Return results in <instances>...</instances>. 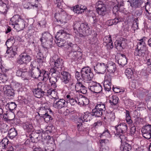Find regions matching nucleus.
I'll return each mask as SVG.
<instances>
[{"mask_svg":"<svg viewBox=\"0 0 151 151\" xmlns=\"http://www.w3.org/2000/svg\"><path fill=\"white\" fill-rule=\"evenodd\" d=\"M52 62L54 63V67H52L49 70L50 74L51 75L55 73L58 74L59 71L62 70L64 67L63 60L57 56H55L53 58Z\"/></svg>","mask_w":151,"mask_h":151,"instance_id":"1","label":"nucleus"},{"mask_svg":"<svg viewBox=\"0 0 151 151\" xmlns=\"http://www.w3.org/2000/svg\"><path fill=\"white\" fill-rule=\"evenodd\" d=\"M73 29L79 33L84 35H88L90 34L89 30V27L86 22L80 24L79 22H76L74 24Z\"/></svg>","mask_w":151,"mask_h":151,"instance_id":"2","label":"nucleus"},{"mask_svg":"<svg viewBox=\"0 0 151 151\" xmlns=\"http://www.w3.org/2000/svg\"><path fill=\"white\" fill-rule=\"evenodd\" d=\"M67 36H69V35L67 33L64 29L60 30L57 32V35L55 36V42L58 46L60 47H65L66 41H65L63 38L67 39Z\"/></svg>","mask_w":151,"mask_h":151,"instance_id":"3","label":"nucleus"},{"mask_svg":"<svg viewBox=\"0 0 151 151\" xmlns=\"http://www.w3.org/2000/svg\"><path fill=\"white\" fill-rule=\"evenodd\" d=\"M81 77L86 83L92 80L94 75L90 68L88 66L83 68L81 71Z\"/></svg>","mask_w":151,"mask_h":151,"instance_id":"4","label":"nucleus"},{"mask_svg":"<svg viewBox=\"0 0 151 151\" xmlns=\"http://www.w3.org/2000/svg\"><path fill=\"white\" fill-rule=\"evenodd\" d=\"M115 128L116 130L115 135L116 136L119 137L121 142H122L125 140V137L124 135V134L127 132V124L124 123H120L118 125L116 126Z\"/></svg>","mask_w":151,"mask_h":151,"instance_id":"5","label":"nucleus"},{"mask_svg":"<svg viewBox=\"0 0 151 151\" xmlns=\"http://www.w3.org/2000/svg\"><path fill=\"white\" fill-rule=\"evenodd\" d=\"M85 85L88 86V89L93 93H100L102 90V87L100 83L92 80L85 83Z\"/></svg>","mask_w":151,"mask_h":151,"instance_id":"6","label":"nucleus"},{"mask_svg":"<svg viewBox=\"0 0 151 151\" xmlns=\"http://www.w3.org/2000/svg\"><path fill=\"white\" fill-rule=\"evenodd\" d=\"M91 115L88 112H86L84 113L78 119L77 127L78 130L80 127L82 125L83 123L90 120Z\"/></svg>","mask_w":151,"mask_h":151,"instance_id":"7","label":"nucleus"},{"mask_svg":"<svg viewBox=\"0 0 151 151\" xmlns=\"http://www.w3.org/2000/svg\"><path fill=\"white\" fill-rule=\"evenodd\" d=\"M22 125L24 129L28 132H31V134H29V137L31 139L32 142H35V141L34 139L35 138H37V137H33V136H34V134L33 133H31L32 131L33 130V127L32 123L29 121H27L26 122H23Z\"/></svg>","mask_w":151,"mask_h":151,"instance_id":"8","label":"nucleus"},{"mask_svg":"<svg viewBox=\"0 0 151 151\" xmlns=\"http://www.w3.org/2000/svg\"><path fill=\"white\" fill-rule=\"evenodd\" d=\"M96 10L98 13L100 15L104 16L106 13V5L101 1H98L96 5Z\"/></svg>","mask_w":151,"mask_h":151,"instance_id":"9","label":"nucleus"},{"mask_svg":"<svg viewBox=\"0 0 151 151\" xmlns=\"http://www.w3.org/2000/svg\"><path fill=\"white\" fill-rule=\"evenodd\" d=\"M31 60V57L26 53H23L19 56L17 62L19 64H27Z\"/></svg>","mask_w":151,"mask_h":151,"instance_id":"10","label":"nucleus"},{"mask_svg":"<svg viewBox=\"0 0 151 151\" xmlns=\"http://www.w3.org/2000/svg\"><path fill=\"white\" fill-rule=\"evenodd\" d=\"M62 82L65 84L71 83V85H73V83L71 82L72 78L71 74L68 72L62 71L61 72Z\"/></svg>","mask_w":151,"mask_h":151,"instance_id":"11","label":"nucleus"},{"mask_svg":"<svg viewBox=\"0 0 151 151\" xmlns=\"http://www.w3.org/2000/svg\"><path fill=\"white\" fill-rule=\"evenodd\" d=\"M43 70L41 67H35L32 69L31 72L29 73V76L35 78H37L41 76V74H43Z\"/></svg>","mask_w":151,"mask_h":151,"instance_id":"12","label":"nucleus"},{"mask_svg":"<svg viewBox=\"0 0 151 151\" xmlns=\"http://www.w3.org/2000/svg\"><path fill=\"white\" fill-rule=\"evenodd\" d=\"M94 68L96 73L99 74H104L107 69L106 64L103 63H98L94 66Z\"/></svg>","mask_w":151,"mask_h":151,"instance_id":"13","label":"nucleus"},{"mask_svg":"<svg viewBox=\"0 0 151 151\" xmlns=\"http://www.w3.org/2000/svg\"><path fill=\"white\" fill-rule=\"evenodd\" d=\"M143 137L146 139L151 138V125L148 124L143 127L141 129Z\"/></svg>","mask_w":151,"mask_h":151,"instance_id":"14","label":"nucleus"},{"mask_svg":"<svg viewBox=\"0 0 151 151\" xmlns=\"http://www.w3.org/2000/svg\"><path fill=\"white\" fill-rule=\"evenodd\" d=\"M56 99L53 104V106L58 109H60L66 107L67 103L63 99H60L57 101Z\"/></svg>","mask_w":151,"mask_h":151,"instance_id":"15","label":"nucleus"},{"mask_svg":"<svg viewBox=\"0 0 151 151\" xmlns=\"http://www.w3.org/2000/svg\"><path fill=\"white\" fill-rule=\"evenodd\" d=\"M64 48L67 51L69 52L77 50L78 49L79 47L77 44L74 43L67 41L65 45Z\"/></svg>","mask_w":151,"mask_h":151,"instance_id":"16","label":"nucleus"},{"mask_svg":"<svg viewBox=\"0 0 151 151\" xmlns=\"http://www.w3.org/2000/svg\"><path fill=\"white\" fill-rule=\"evenodd\" d=\"M4 93L9 98L12 99L15 95L14 91L10 85H6L3 87Z\"/></svg>","mask_w":151,"mask_h":151,"instance_id":"17","label":"nucleus"},{"mask_svg":"<svg viewBox=\"0 0 151 151\" xmlns=\"http://www.w3.org/2000/svg\"><path fill=\"white\" fill-rule=\"evenodd\" d=\"M116 60L120 65L124 66L127 62V60L126 56L123 54H119L116 56Z\"/></svg>","mask_w":151,"mask_h":151,"instance_id":"18","label":"nucleus"},{"mask_svg":"<svg viewBox=\"0 0 151 151\" xmlns=\"http://www.w3.org/2000/svg\"><path fill=\"white\" fill-rule=\"evenodd\" d=\"M6 53L8 55L9 58H14L17 54L18 47L16 46H13L12 47H7Z\"/></svg>","mask_w":151,"mask_h":151,"instance_id":"19","label":"nucleus"},{"mask_svg":"<svg viewBox=\"0 0 151 151\" xmlns=\"http://www.w3.org/2000/svg\"><path fill=\"white\" fill-rule=\"evenodd\" d=\"M111 78L110 75H107L105 76V81L104 83L105 89L107 91H109L111 88Z\"/></svg>","mask_w":151,"mask_h":151,"instance_id":"20","label":"nucleus"},{"mask_svg":"<svg viewBox=\"0 0 151 151\" xmlns=\"http://www.w3.org/2000/svg\"><path fill=\"white\" fill-rule=\"evenodd\" d=\"M147 48L143 47L141 48H136L134 52V55L135 56L142 58L144 57Z\"/></svg>","mask_w":151,"mask_h":151,"instance_id":"21","label":"nucleus"},{"mask_svg":"<svg viewBox=\"0 0 151 151\" xmlns=\"http://www.w3.org/2000/svg\"><path fill=\"white\" fill-rule=\"evenodd\" d=\"M75 88L76 91L83 94L86 93L87 92V88L81 82H77L76 84Z\"/></svg>","mask_w":151,"mask_h":151,"instance_id":"22","label":"nucleus"},{"mask_svg":"<svg viewBox=\"0 0 151 151\" xmlns=\"http://www.w3.org/2000/svg\"><path fill=\"white\" fill-rule=\"evenodd\" d=\"M128 2H129L130 6L133 9H136L140 8L142 3V0H128Z\"/></svg>","mask_w":151,"mask_h":151,"instance_id":"23","label":"nucleus"},{"mask_svg":"<svg viewBox=\"0 0 151 151\" xmlns=\"http://www.w3.org/2000/svg\"><path fill=\"white\" fill-rule=\"evenodd\" d=\"M106 66L108 71L110 74L114 73L116 69L115 64L111 61L108 62Z\"/></svg>","mask_w":151,"mask_h":151,"instance_id":"24","label":"nucleus"},{"mask_svg":"<svg viewBox=\"0 0 151 151\" xmlns=\"http://www.w3.org/2000/svg\"><path fill=\"white\" fill-rule=\"evenodd\" d=\"M32 91L34 96L38 98L43 96L45 92L42 88L39 87L33 89Z\"/></svg>","mask_w":151,"mask_h":151,"instance_id":"25","label":"nucleus"},{"mask_svg":"<svg viewBox=\"0 0 151 151\" xmlns=\"http://www.w3.org/2000/svg\"><path fill=\"white\" fill-rule=\"evenodd\" d=\"M21 19V17L18 14L15 15L11 19L10 24L14 26V27Z\"/></svg>","mask_w":151,"mask_h":151,"instance_id":"26","label":"nucleus"},{"mask_svg":"<svg viewBox=\"0 0 151 151\" xmlns=\"http://www.w3.org/2000/svg\"><path fill=\"white\" fill-rule=\"evenodd\" d=\"M118 100L119 98L116 95H113L109 98V102L111 104L112 106H115L117 108L118 106Z\"/></svg>","mask_w":151,"mask_h":151,"instance_id":"27","label":"nucleus"},{"mask_svg":"<svg viewBox=\"0 0 151 151\" xmlns=\"http://www.w3.org/2000/svg\"><path fill=\"white\" fill-rule=\"evenodd\" d=\"M104 43H106V46L107 48L109 49H112L113 47V43L112 42V41L110 35L109 37H106L104 39Z\"/></svg>","mask_w":151,"mask_h":151,"instance_id":"28","label":"nucleus"},{"mask_svg":"<svg viewBox=\"0 0 151 151\" xmlns=\"http://www.w3.org/2000/svg\"><path fill=\"white\" fill-rule=\"evenodd\" d=\"M60 12L58 14H56L55 17L56 19L58 17L60 18L59 20L61 22H63L64 19L67 16V14L65 11L62 9H60Z\"/></svg>","mask_w":151,"mask_h":151,"instance_id":"29","label":"nucleus"},{"mask_svg":"<svg viewBox=\"0 0 151 151\" xmlns=\"http://www.w3.org/2000/svg\"><path fill=\"white\" fill-rule=\"evenodd\" d=\"M40 40L41 42L42 45L44 48L47 49L51 48L52 46L53 41L47 40L45 42H43L42 38H40Z\"/></svg>","mask_w":151,"mask_h":151,"instance_id":"30","label":"nucleus"},{"mask_svg":"<svg viewBox=\"0 0 151 151\" xmlns=\"http://www.w3.org/2000/svg\"><path fill=\"white\" fill-rule=\"evenodd\" d=\"M42 37L41 38H42L43 40L53 41V38L52 37L49 33L47 32H44L42 34Z\"/></svg>","mask_w":151,"mask_h":151,"instance_id":"31","label":"nucleus"},{"mask_svg":"<svg viewBox=\"0 0 151 151\" xmlns=\"http://www.w3.org/2000/svg\"><path fill=\"white\" fill-rule=\"evenodd\" d=\"M17 134V131L14 128H12L10 129L8 131V137L11 139H13Z\"/></svg>","mask_w":151,"mask_h":151,"instance_id":"32","label":"nucleus"},{"mask_svg":"<svg viewBox=\"0 0 151 151\" xmlns=\"http://www.w3.org/2000/svg\"><path fill=\"white\" fill-rule=\"evenodd\" d=\"M145 39L146 37H144L142 39L138 40L139 42L137 43L136 48H141L143 47L144 48H147L145 43Z\"/></svg>","mask_w":151,"mask_h":151,"instance_id":"33","label":"nucleus"},{"mask_svg":"<svg viewBox=\"0 0 151 151\" xmlns=\"http://www.w3.org/2000/svg\"><path fill=\"white\" fill-rule=\"evenodd\" d=\"M26 23L25 21L23 19H22L18 23V24H17L15 27L18 28L19 29L17 30H23L26 26Z\"/></svg>","mask_w":151,"mask_h":151,"instance_id":"34","label":"nucleus"},{"mask_svg":"<svg viewBox=\"0 0 151 151\" xmlns=\"http://www.w3.org/2000/svg\"><path fill=\"white\" fill-rule=\"evenodd\" d=\"M132 149L131 146L128 143L124 142L121 145L120 149L123 151H129Z\"/></svg>","mask_w":151,"mask_h":151,"instance_id":"35","label":"nucleus"},{"mask_svg":"<svg viewBox=\"0 0 151 151\" xmlns=\"http://www.w3.org/2000/svg\"><path fill=\"white\" fill-rule=\"evenodd\" d=\"M92 112L93 115L98 117H100L103 114V111L98 109L96 107L92 110Z\"/></svg>","mask_w":151,"mask_h":151,"instance_id":"36","label":"nucleus"},{"mask_svg":"<svg viewBox=\"0 0 151 151\" xmlns=\"http://www.w3.org/2000/svg\"><path fill=\"white\" fill-rule=\"evenodd\" d=\"M49 81L51 83V86L55 88L57 87L56 82L58 81L57 78L55 77L52 76L49 78Z\"/></svg>","mask_w":151,"mask_h":151,"instance_id":"37","label":"nucleus"},{"mask_svg":"<svg viewBox=\"0 0 151 151\" xmlns=\"http://www.w3.org/2000/svg\"><path fill=\"white\" fill-rule=\"evenodd\" d=\"M1 143L2 148L4 149L8 148L9 141L6 137H5L2 139Z\"/></svg>","mask_w":151,"mask_h":151,"instance_id":"38","label":"nucleus"},{"mask_svg":"<svg viewBox=\"0 0 151 151\" xmlns=\"http://www.w3.org/2000/svg\"><path fill=\"white\" fill-rule=\"evenodd\" d=\"M77 51L75 50V51H72V52H70L69 56L72 60V61L75 60L78 58V57L77 54Z\"/></svg>","mask_w":151,"mask_h":151,"instance_id":"39","label":"nucleus"},{"mask_svg":"<svg viewBox=\"0 0 151 151\" xmlns=\"http://www.w3.org/2000/svg\"><path fill=\"white\" fill-rule=\"evenodd\" d=\"M15 42V39L13 37H11L6 41L5 45L7 47H11L13 44Z\"/></svg>","mask_w":151,"mask_h":151,"instance_id":"40","label":"nucleus"},{"mask_svg":"<svg viewBox=\"0 0 151 151\" xmlns=\"http://www.w3.org/2000/svg\"><path fill=\"white\" fill-rule=\"evenodd\" d=\"M126 120L128 124H132V121L131 120V117L130 115V112L129 111L126 110Z\"/></svg>","mask_w":151,"mask_h":151,"instance_id":"41","label":"nucleus"},{"mask_svg":"<svg viewBox=\"0 0 151 151\" xmlns=\"http://www.w3.org/2000/svg\"><path fill=\"white\" fill-rule=\"evenodd\" d=\"M6 106L9 108L10 110L12 111L16 108L17 104L14 102H11L7 103Z\"/></svg>","mask_w":151,"mask_h":151,"instance_id":"42","label":"nucleus"},{"mask_svg":"<svg viewBox=\"0 0 151 151\" xmlns=\"http://www.w3.org/2000/svg\"><path fill=\"white\" fill-rule=\"evenodd\" d=\"M95 107H96L98 109H99L102 111H104L106 109L105 104L102 102L98 103Z\"/></svg>","mask_w":151,"mask_h":151,"instance_id":"43","label":"nucleus"},{"mask_svg":"<svg viewBox=\"0 0 151 151\" xmlns=\"http://www.w3.org/2000/svg\"><path fill=\"white\" fill-rule=\"evenodd\" d=\"M46 108L45 106L40 107L38 112L39 115H42V116L44 115V114H46L47 113H46Z\"/></svg>","mask_w":151,"mask_h":151,"instance_id":"44","label":"nucleus"},{"mask_svg":"<svg viewBox=\"0 0 151 151\" xmlns=\"http://www.w3.org/2000/svg\"><path fill=\"white\" fill-rule=\"evenodd\" d=\"M125 73L128 79L132 78V76L133 74L132 70L130 68L127 69L125 72Z\"/></svg>","mask_w":151,"mask_h":151,"instance_id":"45","label":"nucleus"},{"mask_svg":"<svg viewBox=\"0 0 151 151\" xmlns=\"http://www.w3.org/2000/svg\"><path fill=\"white\" fill-rule=\"evenodd\" d=\"M37 57V62L39 63H42L44 62V58L41 52L38 53Z\"/></svg>","mask_w":151,"mask_h":151,"instance_id":"46","label":"nucleus"},{"mask_svg":"<svg viewBox=\"0 0 151 151\" xmlns=\"http://www.w3.org/2000/svg\"><path fill=\"white\" fill-rule=\"evenodd\" d=\"M43 76V80L45 81H46L48 79H49V78H49V74H48V72L44 70H43L42 74H41V76Z\"/></svg>","mask_w":151,"mask_h":151,"instance_id":"47","label":"nucleus"},{"mask_svg":"<svg viewBox=\"0 0 151 151\" xmlns=\"http://www.w3.org/2000/svg\"><path fill=\"white\" fill-rule=\"evenodd\" d=\"M110 135V133L107 129L105 128L103 132L100 134V137L101 138L102 137L105 136L108 137H109Z\"/></svg>","mask_w":151,"mask_h":151,"instance_id":"48","label":"nucleus"},{"mask_svg":"<svg viewBox=\"0 0 151 151\" xmlns=\"http://www.w3.org/2000/svg\"><path fill=\"white\" fill-rule=\"evenodd\" d=\"M44 115L42 116V118L44 119L45 121L47 122H49L50 120H51L52 119V117L50 115H49L47 113Z\"/></svg>","mask_w":151,"mask_h":151,"instance_id":"49","label":"nucleus"},{"mask_svg":"<svg viewBox=\"0 0 151 151\" xmlns=\"http://www.w3.org/2000/svg\"><path fill=\"white\" fill-rule=\"evenodd\" d=\"M7 6L5 3L0 6V12L4 14L7 12Z\"/></svg>","mask_w":151,"mask_h":151,"instance_id":"50","label":"nucleus"},{"mask_svg":"<svg viewBox=\"0 0 151 151\" xmlns=\"http://www.w3.org/2000/svg\"><path fill=\"white\" fill-rule=\"evenodd\" d=\"M16 75L18 76H22L24 78H27L28 76H26L19 69L16 72Z\"/></svg>","mask_w":151,"mask_h":151,"instance_id":"51","label":"nucleus"},{"mask_svg":"<svg viewBox=\"0 0 151 151\" xmlns=\"http://www.w3.org/2000/svg\"><path fill=\"white\" fill-rule=\"evenodd\" d=\"M9 129L8 125L6 124H3L1 128V132L2 133H5L7 132Z\"/></svg>","mask_w":151,"mask_h":151,"instance_id":"52","label":"nucleus"},{"mask_svg":"<svg viewBox=\"0 0 151 151\" xmlns=\"http://www.w3.org/2000/svg\"><path fill=\"white\" fill-rule=\"evenodd\" d=\"M75 100H76V104H78V105H84L86 104L84 102V100H85V99L83 98H80L78 99V98H76Z\"/></svg>","mask_w":151,"mask_h":151,"instance_id":"53","label":"nucleus"},{"mask_svg":"<svg viewBox=\"0 0 151 151\" xmlns=\"http://www.w3.org/2000/svg\"><path fill=\"white\" fill-rule=\"evenodd\" d=\"M80 6L78 5H76L73 7V12L77 14L82 13V12L80 11Z\"/></svg>","mask_w":151,"mask_h":151,"instance_id":"54","label":"nucleus"},{"mask_svg":"<svg viewBox=\"0 0 151 151\" xmlns=\"http://www.w3.org/2000/svg\"><path fill=\"white\" fill-rule=\"evenodd\" d=\"M76 95L73 92H70L66 96L67 99H72L76 98Z\"/></svg>","mask_w":151,"mask_h":151,"instance_id":"55","label":"nucleus"},{"mask_svg":"<svg viewBox=\"0 0 151 151\" xmlns=\"http://www.w3.org/2000/svg\"><path fill=\"white\" fill-rule=\"evenodd\" d=\"M19 69L26 76H28L29 73L27 72V68L26 65H24L23 67L20 68Z\"/></svg>","mask_w":151,"mask_h":151,"instance_id":"56","label":"nucleus"},{"mask_svg":"<svg viewBox=\"0 0 151 151\" xmlns=\"http://www.w3.org/2000/svg\"><path fill=\"white\" fill-rule=\"evenodd\" d=\"M115 44L117 47H119V49L123 48L122 45L123 42L121 40H116L115 42Z\"/></svg>","mask_w":151,"mask_h":151,"instance_id":"57","label":"nucleus"},{"mask_svg":"<svg viewBox=\"0 0 151 151\" xmlns=\"http://www.w3.org/2000/svg\"><path fill=\"white\" fill-rule=\"evenodd\" d=\"M113 90L115 93H121V94L124 91V89H120L119 88H114V87H113Z\"/></svg>","mask_w":151,"mask_h":151,"instance_id":"58","label":"nucleus"},{"mask_svg":"<svg viewBox=\"0 0 151 151\" xmlns=\"http://www.w3.org/2000/svg\"><path fill=\"white\" fill-rule=\"evenodd\" d=\"M102 125V122L100 120H98L95 122L93 125V127L97 128Z\"/></svg>","mask_w":151,"mask_h":151,"instance_id":"59","label":"nucleus"},{"mask_svg":"<svg viewBox=\"0 0 151 151\" xmlns=\"http://www.w3.org/2000/svg\"><path fill=\"white\" fill-rule=\"evenodd\" d=\"M7 80V76L5 74H0V80L3 82H5Z\"/></svg>","mask_w":151,"mask_h":151,"instance_id":"60","label":"nucleus"},{"mask_svg":"<svg viewBox=\"0 0 151 151\" xmlns=\"http://www.w3.org/2000/svg\"><path fill=\"white\" fill-rule=\"evenodd\" d=\"M53 127V126L51 124L48 126L46 128V131L47 132V133H48V132L50 133H52V128Z\"/></svg>","mask_w":151,"mask_h":151,"instance_id":"61","label":"nucleus"},{"mask_svg":"<svg viewBox=\"0 0 151 151\" xmlns=\"http://www.w3.org/2000/svg\"><path fill=\"white\" fill-rule=\"evenodd\" d=\"M109 118L110 119L111 121H113L114 120L115 117L114 112H111L109 114H108Z\"/></svg>","mask_w":151,"mask_h":151,"instance_id":"62","label":"nucleus"},{"mask_svg":"<svg viewBox=\"0 0 151 151\" xmlns=\"http://www.w3.org/2000/svg\"><path fill=\"white\" fill-rule=\"evenodd\" d=\"M100 144L101 147L105 145L106 144L109 142V140L107 139H101L100 141Z\"/></svg>","mask_w":151,"mask_h":151,"instance_id":"63","label":"nucleus"},{"mask_svg":"<svg viewBox=\"0 0 151 151\" xmlns=\"http://www.w3.org/2000/svg\"><path fill=\"white\" fill-rule=\"evenodd\" d=\"M86 14L87 16L90 17H91L92 18L95 16V14L92 11L89 10L87 11Z\"/></svg>","mask_w":151,"mask_h":151,"instance_id":"64","label":"nucleus"}]
</instances>
